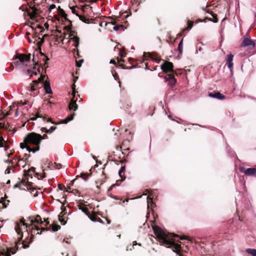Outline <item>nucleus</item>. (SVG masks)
<instances>
[{"label": "nucleus", "mask_w": 256, "mask_h": 256, "mask_svg": "<svg viewBox=\"0 0 256 256\" xmlns=\"http://www.w3.org/2000/svg\"><path fill=\"white\" fill-rule=\"evenodd\" d=\"M32 61L34 62V66L33 67V69L35 70L36 68V66L38 64V62H35V60H34V58L32 59Z\"/></svg>", "instance_id": "57"}, {"label": "nucleus", "mask_w": 256, "mask_h": 256, "mask_svg": "<svg viewBox=\"0 0 256 256\" xmlns=\"http://www.w3.org/2000/svg\"><path fill=\"white\" fill-rule=\"evenodd\" d=\"M31 193L34 195V197L38 196V192L36 191L34 188L32 190Z\"/></svg>", "instance_id": "54"}, {"label": "nucleus", "mask_w": 256, "mask_h": 256, "mask_svg": "<svg viewBox=\"0 0 256 256\" xmlns=\"http://www.w3.org/2000/svg\"><path fill=\"white\" fill-rule=\"evenodd\" d=\"M16 252L15 250H13V248H7L6 250H3L0 252V256H11L10 254H14Z\"/></svg>", "instance_id": "13"}, {"label": "nucleus", "mask_w": 256, "mask_h": 256, "mask_svg": "<svg viewBox=\"0 0 256 256\" xmlns=\"http://www.w3.org/2000/svg\"><path fill=\"white\" fill-rule=\"evenodd\" d=\"M89 6H89V5H85V6H82V11H84V10H85L86 8H88V7H89Z\"/></svg>", "instance_id": "62"}, {"label": "nucleus", "mask_w": 256, "mask_h": 256, "mask_svg": "<svg viewBox=\"0 0 256 256\" xmlns=\"http://www.w3.org/2000/svg\"><path fill=\"white\" fill-rule=\"evenodd\" d=\"M76 114L73 112L70 115L68 116L66 118L61 120L60 124H67L68 122L72 120L75 116Z\"/></svg>", "instance_id": "20"}, {"label": "nucleus", "mask_w": 256, "mask_h": 256, "mask_svg": "<svg viewBox=\"0 0 256 256\" xmlns=\"http://www.w3.org/2000/svg\"><path fill=\"white\" fill-rule=\"evenodd\" d=\"M208 96L220 100L225 99L226 96L218 92H208Z\"/></svg>", "instance_id": "12"}, {"label": "nucleus", "mask_w": 256, "mask_h": 256, "mask_svg": "<svg viewBox=\"0 0 256 256\" xmlns=\"http://www.w3.org/2000/svg\"><path fill=\"white\" fill-rule=\"evenodd\" d=\"M88 217L93 222H96L98 219L97 213L96 212H92V214L90 212V214L88 215Z\"/></svg>", "instance_id": "27"}, {"label": "nucleus", "mask_w": 256, "mask_h": 256, "mask_svg": "<svg viewBox=\"0 0 256 256\" xmlns=\"http://www.w3.org/2000/svg\"><path fill=\"white\" fill-rule=\"evenodd\" d=\"M130 142L128 140H124L120 146H117L116 148L118 150L119 149H123V150H129L130 148L127 147V146L130 144Z\"/></svg>", "instance_id": "15"}, {"label": "nucleus", "mask_w": 256, "mask_h": 256, "mask_svg": "<svg viewBox=\"0 0 256 256\" xmlns=\"http://www.w3.org/2000/svg\"><path fill=\"white\" fill-rule=\"evenodd\" d=\"M206 12L208 13H210L211 14L212 16V18H214L213 20H212L211 18H206V19H208L210 21H212L214 22H218V19L217 18L216 14L213 13L212 12H210L209 10H206Z\"/></svg>", "instance_id": "26"}, {"label": "nucleus", "mask_w": 256, "mask_h": 256, "mask_svg": "<svg viewBox=\"0 0 256 256\" xmlns=\"http://www.w3.org/2000/svg\"><path fill=\"white\" fill-rule=\"evenodd\" d=\"M112 75H113L115 80H119V76L116 72H115L114 74H112Z\"/></svg>", "instance_id": "53"}, {"label": "nucleus", "mask_w": 256, "mask_h": 256, "mask_svg": "<svg viewBox=\"0 0 256 256\" xmlns=\"http://www.w3.org/2000/svg\"><path fill=\"white\" fill-rule=\"evenodd\" d=\"M32 30L34 31V33L33 34L32 38L34 39V41H37L38 40H40V38L39 37L38 35L40 34H42V33L44 32V29L43 27L38 24L37 25L36 27L34 28L33 27H32Z\"/></svg>", "instance_id": "6"}, {"label": "nucleus", "mask_w": 256, "mask_h": 256, "mask_svg": "<svg viewBox=\"0 0 256 256\" xmlns=\"http://www.w3.org/2000/svg\"><path fill=\"white\" fill-rule=\"evenodd\" d=\"M126 164H123L120 169L119 170L118 174L122 178V180H124L126 178V176H124V172L126 170Z\"/></svg>", "instance_id": "21"}, {"label": "nucleus", "mask_w": 256, "mask_h": 256, "mask_svg": "<svg viewBox=\"0 0 256 256\" xmlns=\"http://www.w3.org/2000/svg\"><path fill=\"white\" fill-rule=\"evenodd\" d=\"M83 62L84 60H80L78 61H76V66L78 68L80 67Z\"/></svg>", "instance_id": "45"}, {"label": "nucleus", "mask_w": 256, "mask_h": 256, "mask_svg": "<svg viewBox=\"0 0 256 256\" xmlns=\"http://www.w3.org/2000/svg\"><path fill=\"white\" fill-rule=\"evenodd\" d=\"M117 61L119 63V66H120L123 69H132L133 68H136V65L132 64L131 66H126V65L122 64H120L121 62H124V60L122 58H117Z\"/></svg>", "instance_id": "18"}, {"label": "nucleus", "mask_w": 256, "mask_h": 256, "mask_svg": "<svg viewBox=\"0 0 256 256\" xmlns=\"http://www.w3.org/2000/svg\"><path fill=\"white\" fill-rule=\"evenodd\" d=\"M193 26V22L190 20H188V27L185 29V30H190Z\"/></svg>", "instance_id": "36"}, {"label": "nucleus", "mask_w": 256, "mask_h": 256, "mask_svg": "<svg viewBox=\"0 0 256 256\" xmlns=\"http://www.w3.org/2000/svg\"><path fill=\"white\" fill-rule=\"evenodd\" d=\"M58 10L59 11L60 14V16L63 17L65 20H68L67 14H66L64 10L60 6H58Z\"/></svg>", "instance_id": "28"}, {"label": "nucleus", "mask_w": 256, "mask_h": 256, "mask_svg": "<svg viewBox=\"0 0 256 256\" xmlns=\"http://www.w3.org/2000/svg\"><path fill=\"white\" fill-rule=\"evenodd\" d=\"M56 126H51V128L48 130V131H46V133L50 134L53 132L56 129Z\"/></svg>", "instance_id": "42"}, {"label": "nucleus", "mask_w": 256, "mask_h": 256, "mask_svg": "<svg viewBox=\"0 0 256 256\" xmlns=\"http://www.w3.org/2000/svg\"><path fill=\"white\" fill-rule=\"evenodd\" d=\"M58 220L61 224L62 225H64L66 222V221L64 220V218H62V216H61V215L58 216Z\"/></svg>", "instance_id": "38"}, {"label": "nucleus", "mask_w": 256, "mask_h": 256, "mask_svg": "<svg viewBox=\"0 0 256 256\" xmlns=\"http://www.w3.org/2000/svg\"><path fill=\"white\" fill-rule=\"evenodd\" d=\"M79 209L82 210L86 214L87 216L90 214V212L89 211L88 208L86 207H84L83 206L80 205Z\"/></svg>", "instance_id": "30"}, {"label": "nucleus", "mask_w": 256, "mask_h": 256, "mask_svg": "<svg viewBox=\"0 0 256 256\" xmlns=\"http://www.w3.org/2000/svg\"><path fill=\"white\" fill-rule=\"evenodd\" d=\"M11 128H12L10 127V124L8 122L6 123V124H5L4 123V124H3V126H2V128H4V130H8L9 132L12 131L11 130Z\"/></svg>", "instance_id": "35"}, {"label": "nucleus", "mask_w": 256, "mask_h": 256, "mask_svg": "<svg viewBox=\"0 0 256 256\" xmlns=\"http://www.w3.org/2000/svg\"><path fill=\"white\" fill-rule=\"evenodd\" d=\"M76 33V32L74 30H71V31H70V39H71V37H72V36H74V34Z\"/></svg>", "instance_id": "58"}, {"label": "nucleus", "mask_w": 256, "mask_h": 256, "mask_svg": "<svg viewBox=\"0 0 256 256\" xmlns=\"http://www.w3.org/2000/svg\"><path fill=\"white\" fill-rule=\"evenodd\" d=\"M0 203H2L4 208H6L7 205L6 203V200H5V199L4 198H2V197L1 198L0 200Z\"/></svg>", "instance_id": "40"}, {"label": "nucleus", "mask_w": 256, "mask_h": 256, "mask_svg": "<svg viewBox=\"0 0 256 256\" xmlns=\"http://www.w3.org/2000/svg\"><path fill=\"white\" fill-rule=\"evenodd\" d=\"M234 58V55L232 54H228L226 59V64L228 68L231 70L233 68L234 64L232 60Z\"/></svg>", "instance_id": "16"}, {"label": "nucleus", "mask_w": 256, "mask_h": 256, "mask_svg": "<svg viewBox=\"0 0 256 256\" xmlns=\"http://www.w3.org/2000/svg\"><path fill=\"white\" fill-rule=\"evenodd\" d=\"M25 183H26V180L22 179V180L18 182L17 184H16L15 185H14L13 188H18L20 190H25L24 188H22V186Z\"/></svg>", "instance_id": "22"}, {"label": "nucleus", "mask_w": 256, "mask_h": 256, "mask_svg": "<svg viewBox=\"0 0 256 256\" xmlns=\"http://www.w3.org/2000/svg\"><path fill=\"white\" fill-rule=\"evenodd\" d=\"M56 8L55 4H52L50 6V8H49V10H50L54 8Z\"/></svg>", "instance_id": "64"}, {"label": "nucleus", "mask_w": 256, "mask_h": 256, "mask_svg": "<svg viewBox=\"0 0 256 256\" xmlns=\"http://www.w3.org/2000/svg\"><path fill=\"white\" fill-rule=\"evenodd\" d=\"M66 21L70 23V24H68V26H66L65 27V28L68 31H71L72 28V21L68 19V20H66Z\"/></svg>", "instance_id": "37"}, {"label": "nucleus", "mask_w": 256, "mask_h": 256, "mask_svg": "<svg viewBox=\"0 0 256 256\" xmlns=\"http://www.w3.org/2000/svg\"><path fill=\"white\" fill-rule=\"evenodd\" d=\"M45 76H46L45 75L41 74L40 76L38 78V80H38V82H43L44 80V79L45 78Z\"/></svg>", "instance_id": "43"}, {"label": "nucleus", "mask_w": 256, "mask_h": 256, "mask_svg": "<svg viewBox=\"0 0 256 256\" xmlns=\"http://www.w3.org/2000/svg\"><path fill=\"white\" fill-rule=\"evenodd\" d=\"M38 14V10L36 8H32V12L30 14V18L31 20H34Z\"/></svg>", "instance_id": "25"}, {"label": "nucleus", "mask_w": 256, "mask_h": 256, "mask_svg": "<svg viewBox=\"0 0 256 256\" xmlns=\"http://www.w3.org/2000/svg\"><path fill=\"white\" fill-rule=\"evenodd\" d=\"M71 10L73 14H76L77 16H78L79 14H78L77 11L76 10L74 7L71 8Z\"/></svg>", "instance_id": "55"}, {"label": "nucleus", "mask_w": 256, "mask_h": 256, "mask_svg": "<svg viewBox=\"0 0 256 256\" xmlns=\"http://www.w3.org/2000/svg\"><path fill=\"white\" fill-rule=\"evenodd\" d=\"M240 170L244 172L246 176H256V168H248L245 169L244 167L240 168Z\"/></svg>", "instance_id": "8"}, {"label": "nucleus", "mask_w": 256, "mask_h": 256, "mask_svg": "<svg viewBox=\"0 0 256 256\" xmlns=\"http://www.w3.org/2000/svg\"><path fill=\"white\" fill-rule=\"evenodd\" d=\"M66 208H62V212L60 213L59 215H61V216H62V217L65 214H66Z\"/></svg>", "instance_id": "52"}, {"label": "nucleus", "mask_w": 256, "mask_h": 256, "mask_svg": "<svg viewBox=\"0 0 256 256\" xmlns=\"http://www.w3.org/2000/svg\"><path fill=\"white\" fill-rule=\"evenodd\" d=\"M6 162H8V163H9V164H11L12 165L14 164V160H8L6 161Z\"/></svg>", "instance_id": "63"}, {"label": "nucleus", "mask_w": 256, "mask_h": 256, "mask_svg": "<svg viewBox=\"0 0 256 256\" xmlns=\"http://www.w3.org/2000/svg\"><path fill=\"white\" fill-rule=\"evenodd\" d=\"M26 74L28 76H30V78H32V70H28L26 72Z\"/></svg>", "instance_id": "47"}, {"label": "nucleus", "mask_w": 256, "mask_h": 256, "mask_svg": "<svg viewBox=\"0 0 256 256\" xmlns=\"http://www.w3.org/2000/svg\"><path fill=\"white\" fill-rule=\"evenodd\" d=\"M78 18H79L80 19V20H81L82 22H84V23H86V24H90V23H94V19H92V18H90V19L89 18H86V16H82V15H80V14H79L78 15Z\"/></svg>", "instance_id": "19"}, {"label": "nucleus", "mask_w": 256, "mask_h": 256, "mask_svg": "<svg viewBox=\"0 0 256 256\" xmlns=\"http://www.w3.org/2000/svg\"><path fill=\"white\" fill-rule=\"evenodd\" d=\"M38 118H42L44 120H45L46 119V116H43L42 115L40 114L39 112H38L36 114V116L32 118L30 120H35Z\"/></svg>", "instance_id": "34"}, {"label": "nucleus", "mask_w": 256, "mask_h": 256, "mask_svg": "<svg viewBox=\"0 0 256 256\" xmlns=\"http://www.w3.org/2000/svg\"><path fill=\"white\" fill-rule=\"evenodd\" d=\"M44 58H45L44 59V60L45 62H44V66H45L46 64H48V61L49 60V58L46 56H44Z\"/></svg>", "instance_id": "56"}, {"label": "nucleus", "mask_w": 256, "mask_h": 256, "mask_svg": "<svg viewBox=\"0 0 256 256\" xmlns=\"http://www.w3.org/2000/svg\"><path fill=\"white\" fill-rule=\"evenodd\" d=\"M182 50H183V38L180 42L178 46V50L180 54H182Z\"/></svg>", "instance_id": "29"}, {"label": "nucleus", "mask_w": 256, "mask_h": 256, "mask_svg": "<svg viewBox=\"0 0 256 256\" xmlns=\"http://www.w3.org/2000/svg\"><path fill=\"white\" fill-rule=\"evenodd\" d=\"M24 141H25V140H24ZM28 143V142H24V143H21V144H20V148H22V149H23V148H26L27 149V148H28V147H29V146L27 145Z\"/></svg>", "instance_id": "41"}, {"label": "nucleus", "mask_w": 256, "mask_h": 256, "mask_svg": "<svg viewBox=\"0 0 256 256\" xmlns=\"http://www.w3.org/2000/svg\"><path fill=\"white\" fill-rule=\"evenodd\" d=\"M165 79L166 81L168 82V84L171 86L173 87L175 86L176 82V80L174 76V74H168L165 76Z\"/></svg>", "instance_id": "10"}, {"label": "nucleus", "mask_w": 256, "mask_h": 256, "mask_svg": "<svg viewBox=\"0 0 256 256\" xmlns=\"http://www.w3.org/2000/svg\"><path fill=\"white\" fill-rule=\"evenodd\" d=\"M58 188L61 190H64L66 189L64 185L61 184H58Z\"/></svg>", "instance_id": "48"}, {"label": "nucleus", "mask_w": 256, "mask_h": 256, "mask_svg": "<svg viewBox=\"0 0 256 256\" xmlns=\"http://www.w3.org/2000/svg\"><path fill=\"white\" fill-rule=\"evenodd\" d=\"M40 146H36L35 148H30V146L27 148V150L29 152H35L40 150Z\"/></svg>", "instance_id": "31"}, {"label": "nucleus", "mask_w": 256, "mask_h": 256, "mask_svg": "<svg viewBox=\"0 0 256 256\" xmlns=\"http://www.w3.org/2000/svg\"><path fill=\"white\" fill-rule=\"evenodd\" d=\"M246 252L248 254H252V256H256V249L247 248L246 250Z\"/></svg>", "instance_id": "33"}, {"label": "nucleus", "mask_w": 256, "mask_h": 256, "mask_svg": "<svg viewBox=\"0 0 256 256\" xmlns=\"http://www.w3.org/2000/svg\"><path fill=\"white\" fill-rule=\"evenodd\" d=\"M14 59H18L20 63L24 64L25 62H29L31 58L30 54H17L14 57Z\"/></svg>", "instance_id": "5"}, {"label": "nucleus", "mask_w": 256, "mask_h": 256, "mask_svg": "<svg viewBox=\"0 0 256 256\" xmlns=\"http://www.w3.org/2000/svg\"><path fill=\"white\" fill-rule=\"evenodd\" d=\"M124 26L122 25H120V26H115L114 27V30H118L120 28H123Z\"/></svg>", "instance_id": "51"}, {"label": "nucleus", "mask_w": 256, "mask_h": 256, "mask_svg": "<svg viewBox=\"0 0 256 256\" xmlns=\"http://www.w3.org/2000/svg\"><path fill=\"white\" fill-rule=\"evenodd\" d=\"M41 135L35 132H31L27 135L25 138V142L36 146H40L41 141Z\"/></svg>", "instance_id": "3"}, {"label": "nucleus", "mask_w": 256, "mask_h": 256, "mask_svg": "<svg viewBox=\"0 0 256 256\" xmlns=\"http://www.w3.org/2000/svg\"><path fill=\"white\" fill-rule=\"evenodd\" d=\"M124 156L121 158L120 156H118V158L120 159V160H116V158L112 159V160L115 162L116 164H126L127 161L125 158H124Z\"/></svg>", "instance_id": "23"}, {"label": "nucleus", "mask_w": 256, "mask_h": 256, "mask_svg": "<svg viewBox=\"0 0 256 256\" xmlns=\"http://www.w3.org/2000/svg\"><path fill=\"white\" fill-rule=\"evenodd\" d=\"M90 172L89 174L88 173H84V172H82L80 174V177L82 178H83L84 181L86 182L88 179V178L90 176H92V170L91 169L90 170ZM79 177V176H76V178L74 180H72L71 182H72V184H73L74 182V181L76 180V179Z\"/></svg>", "instance_id": "14"}, {"label": "nucleus", "mask_w": 256, "mask_h": 256, "mask_svg": "<svg viewBox=\"0 0 256 256\" xmlns=\"http://www.w3.org/2000/svg\"><path fill=\"white\" fill-rule=\"evenodd\" d=\"M75 85L74 84L72 86L73 92L72 93V94L73 96V98H72L70 102L68 104V109L70 110H72L73 111H76L78 108V106L76 103V100H74V97H75V88H74Z\"/></svg>", "instance_id": "7"}, {"label": "nucleus", "mask_w": 256, "mask_h": 256, "mask_svg": "<svg viewBox=\"0 0 256 256\" xmlns=\"http://www.w3.org/2000/svg\"><path fill=\"white\" fill-rule=\"evenodd\" d=\"M24 218L20 219L19 222H16L14 230L18 234V242H16L15 246L18 248V244H22V248H26L29 247V244L32 243L34 238L32 232L34 230H40V228L34 223L43 224L41 217L39 215L36 216H30L26 220Z\"/></svg>", "instance_id": "1"}, {"label": "nucleus", "mask_w": 256, "mask_h": 256, "mask_svg": "<svg viewBox=\"0 0 256 256\" xmlns=\"http://www.w3.org/2000/svg\"><path fill=\"white\" fill-rule=\"evenodd\" d=\"M118 186L116 184H114L112 185V186L109 188H108V192H109L111 191V190H112L113 188L115 187V186Z\"/></svg>", "instance_id": "60"}, {"label": "nucleus", "mask_w": 256, "mask_h": 256, "mask_svg": "<svg viewBox=\"0 0 256 256\" xmlns=\"http://www.w3.org/2000/svg\"><path fill=\"white\" fill-rule=\"evenodd\" d=\"M54 165L55 168L57 169H60L62 167V165L60 164H57L56 162H54Z\"/></svg>", "instance_id": "49"}, {"label": "nucleus", "mask_w": 256, "mask_h": 256, "mask_svg": "<svg viewBox=\"0 0 256 256\" xmlns=\"http://www.w3.org/2000/svg\"><path fill=\"white\" fill-rule=\"evenodd\" d=\"M48 36V34H44L43 36V38H41L40 40L37 42V45L40 50V46H42V44L44 42V38L47 37Z\"/></svg>", "instance_id": "32"}, {"label": "nucleus", "mask_w": 256, "mask_h": 256, "mask_svg": "<svg viewBox=\"0 0 256 256\" xmlns=\"http://www.w3.org/2000/svg\"><path fill=\"white\" fill-rule=\"evenodd\" d=\"M44 88L45 90V92L46 94H52V92L50 88V82L48 80H46L44 82Z\"/></svg>", "instance_id": "17"}, {"label": "nucleus", "mask_w": 256, "mask_h": 256, "mask_svg": "<svg viewBox=\"0 0 256 256\" xmlns=\"http://www.w3.org/2000/svg\"><path fill=\"white\" fill-rule=\"evenodd\" d=\"M161 68L162 71L166 73L170 72L171 74L174 73V65L172 62H164L163 64L161 65Z\"/></svg>", "instance_id": "4"}, {"label": "nucleus", "mask_w": 256, "mask_h": 256, "mask_svg": "<svg viewBox=\"0 0 256 256\" xmlns=\"http://www.w3.org/2000/svg\"><path fill=\"white\" fill-rule=\"evenodd\" d=\"M14 168V166H8L6 170H5L4 172V174H10V170L12 168Z\"/></svg>", "instance_id": "39"}, {"label": "nucleus", "mask_w": 256, "mask_h": 256, "mask_svg": "<svg viewBox=\"0 0 256 256\" xmlns=\"http://www.w3.org/2000/svg\"><path fill=\"white\" fill-rule=\"evenodd\" d=\"M39 82L38 80H34L32 81V84L34 86L35 88H39Z\"/></svg>", "instance_id": "46"}, {"label": "nucleus", "mask_w": 256, "mask_h": 256, "mask_svg": "<svg viewBox=\"0 0 256 256\" xmlns=\"http://www.w3.org/2000/svg\"><path fill=\"white\" fill-rule=\"evenodd\" d=\"M46 138H48V136L46 134H44L43 136H41V138H40V141H42V140Z\"/></svg>", "instance_id": "59"}, {"label": "nucleus", "mask_w": 256, "mask_h": 256, "mask_svg": "<svg viewBox=\"0 0 256 256\" xmlns=\"http://www.w3.org/2000/svg\"><path fill=\"white\" fill-rule=\"evenodd\" d=\"M254 42L248 38H244L241 44V46L244 47L251 46L252 48H254Z\"/></svg>", "instance_id": "11"}, {"label": "nucleus", "mask_w": 256, "mask_h": 256, "mask_svg": "<svg viewBox=\"0 0 256 256\" xmlns=\"http://www.w3.org/2000/svg\"><path fill=\"white\" fill-rule=\"evenodd\" d=\"M146 55H148V57L150 58L152 60H156V59H154V58L152 56V55L151 54H150V53L146 54V52H144V56L146 58Z\"/></svg>", "instance_id": "44"}, {"label": "nucleus", "mask_w": 256, "mask_h": 256, "mask_svg": "<svg viewBox=\"0 0 256 256\" xmlns=\"http://www.w3.org/2000/svg\"><path fill=\"white\" fill-rule=\"evenodd\" d=\"M30 90L32 92H34V91L36 90V88L34 87V86L32 84H30Z\"/></svg>", "instance_id": "61"}, {"label": "nucleus", "mask_w": 256, "mask_h": 256, "mask_svg": "<svg viewBox=\"0 0 256 256\" xmlns=\"http://www.w3.org/2000/svg\"><path fill=\"white\" fill-rule=\"evenodd\" d=\"M153 230L160 243L168 247L172 246L174 251L177 253L180 252L182 248L180 244H176L173 238L176 237L178 238V235L172 233L166 234L158 226H154Z\"/></svg>", "instance_id": "2"}, {"label": "nucleus", "mask_w": 256, "mask_h": 256, "mask_svg": "<svg viewBox=\"0 0 256 256\" xmlns=\"http://www.w3.org/2000/svg\"><path fill=\"white\" fill-rule=\"evenodd\" d=\"M70 40H72L74 42L72 46L76 48H78L80 44V38L78 36H74L71 37Z\"/></svg>", "instance_id": "24"}, {"label": "nucleus", "mask_w": 256, "mask_h": 256, "mask_svg": "<svg viewBox=\"0 0 256 256\" xmlns=\"http://www.w3.org/2000/svg\"><path fill=\"white\" fill-rule=\"evenodd\" d=\"M50 228H52L53 232H56L60 228V226L58 224H54L50 225L49 228H40V232H38L36 234H41L42 232L48 230Z\"/></svg>", "instance_id": "9"}, {"label": "nucleus", "mask_w": 256, "mask_h": 256, "mask_svg": "<svg viewBox=\"0 0 256 256\" xmlns=\"http://www.w3.org/2000/svg\"><path fill=\"white\" fill-rule=\"evenodd\" d=\"M9 115H10V112H8L6 114H4L3 116L0 118V120H2L6 116Z\"/></svg>", "instance_id": "50"}]
</instances>
